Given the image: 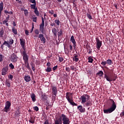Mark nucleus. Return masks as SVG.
<instances>
[{
  "mask_svg": "<svg viewBox=\"0 0 124 124\" xmlns=\"http://www.w3.org/2000/svg\"><path fill=\"white\" fill-rule=\"evenodd\" d=\"M52 32L55 36L57 35V30H56V29L54 28L52 29Z\"/></svg>",
  "mask_w": 124,
  "mask_h": 124,
  "instance_id": "obj_34",
  "label": "nucleus"
},
{
  "mask_svg": "<svg viewBox=\"0 0 124 124\" xmlns=\"http://www.w3.org/2000/svg\"><path fill=\"white\" fill-rule=\"evenodd\" d=\"M25 64V67L27 68V69H30V64L29 63V61L24 62Z\"/></svg>",
  "mask_w": 124,
  "mask_h": 124,
  "instance_id": "obj_23",
  "label": "nucleus"
},
{
  "mask_svg": "<svg viewBox=\"0 0 124 124\" xmlns=\"http://www.w3.org/2000/svg\"><path fill=\"white\" fill-rule=\"evenodd\" d=\"M35 121V119L33 117H31L30 120H29L30 123L31 124H34V122Z\"/></svg>",
  "mask_w": 124,
  "mask_h": 124,
  "instance_id": "obj_25",
  "label": "nucleus"
},
{
  "mask_svg": "<svg viewBox=\"0 0 124 124\" xmlns=\"http://www.w3.org/2000/svg\"><path fill=\"white\" fill-rule=\"evenodd\" d=\"M101 64H102V65H103V66H105V65H106L107 64V62L106 61H103Z\"/></svg>",
  "mask_w": 124,
  "mask_h": 124,
  "instance_id": "obj_43",
  "label": "nucleus"
},
{
  "mask_svg": "<svg viewBox=\"0 0 124 124\" xmlns=\"http://www.w3.org/2000/svg\"><path fill=\"white\" fill-rule=\"evenodd\" d=\"M42 24L44 25V19L43 18V17H42Z\"/></svg>",
  "mask_w": 124,
  "mask_h": 124,
  "instance_id": "obj_60",
  "label": "nucleus"
},
{
  "mask_svg": "<svg viewBox=\"0 0 124 124\" xmlns=\"http://www.w3.org/2000/svg\"><path fill=\"white\" fill-rule=\"evenodd\" d=\"M24 80L26 82H30L31 80V77L30 76H25L24 77Z\"/></svg>",
  "mask_w": 124,
  "mask_h": 124,
  "instance_id": "obj_20",
  "label": "nucleus"
},
{
  "mask_svg": "<svg viewBox=\"0 0 124 124\" xmlns=\"http://www.w3.org/2000/svg\"><path fill=\"white\" fill-rule=\"evenodd\" d=\"M24 14L25 16H28V15H29V12H28V10H24Z\"/></svg>",
  "mask_w": 124,
  "mask_h": 124,
  "instance_id": "obj_44",
  "label": "nucleus"
},
{
  "mask_svg": "<svg viewBox=\"0 0 124 124\" xmlns=\"http://www.w3.org/2000/svg\"><path fill=\"white\" fill-rule=\"evenodd\" d=\"M120 116H121V117H124V111L121 113Z\"/></svg>",
  "mask_w": 124,
  "mask_h": 124,
  "instance_id": "obj_55",
  "label": "nucleus"
},
{
  "mask_svg": "<svg viewBox=\"0 0 124 124\" xmlns=\"http://www.w3.org/2000/svg\"><path fill=\"white\" fill-rule=\"evenodd\" d=\"M7 23V21H6V20H4L3 21V24H6V23Z\"/></svg>",
  "mask_w": 124,
  "mask_h": 124,
  "instance_id": "obj_63",
  "label": "nucleus"
},
{
  "mask_svg": "<svg viewBox=\"0 0 124 124\" xmlns=\"http://www.w3.org/2000/svg\"><path fill=\"white\" fill-rule=\"evenodd\" d=\"M11 106V103L9 102V101H7L5 103V107L4 108V112H6L7 113L8 111L10 110V107Z\"/></svg>",
  "mask_w": 124,
  "mask_h": 124,
  "instance_id": "obj_5",
  "label": "nucleus"
},
{
  "mask_svg": "<svg viewBox=\"0 0 124 124\" xmlns=\"http://www.w3.org/2000/svg\"><path fill=\"white\" fill-rule=\"evenodd\" d=\"M12 31H13V33H14V34L16 35V34H17V33H18V32H17V30L15 28H13Z\"/></svg>",
  "mask_w": 124,
  "mask_h": 124,
  "instance_id": "obj_28",
  "label": "nucleus"
},
{
  "mask_svg": "<svg viewBox=\"0 0 124 124\" xmlns=\"http://www.w3.org/2000/svg\"><path fill=\"white\" fill-rule=\"evenodd\" d=\"M65 70L67 72H70V68H69V67H66Z\"/></svg>",
  "mask_w": 124,
  "mask_h": 124,
  "instance_id": "obj_49",
  "label": "nucleus"
},
{
  "mask_svg": "<svg viewBox=\"0 0 124 124\" xmlns=\"http://www.w3.org/2000/svg\"><path fill=\"white\" fill-rule=\"evenodd\" d=\"M62 30H60V31L58 32V35L59 36H61V35H62V32H63Z\"/></svg>",
  "mask_w": 124,
  "mask_h": 124,
  "instance_id": "obj_37",
  "label": "nucleus"
},
{
  "mask_svg": "<svg viewBox=\"0 0 124 124\" xmlns=\"http://www.w3.org/2000/svg\"><path fill=\"white\" fill-rule=\"evenodd\" d=\"M7 73V69L3 68L2 70V75H6Z\"/></svg>",
  "mask_w": 124,
  "mask_h": 124,
  "instance_id": "obj_22",
  "label": "nucleus"
},
{
  "mask_svg": "<svg viewBox=\"0 0 124 124\" xmlns=\"http://www.w3.org/2000/svg\"><path fill=\"white\" fill-rule=\"evenodd\" d=\"M28 1L31 2V3H35V0H28Z\"/></svg>",
  "mask_w": 124,
  "mask_h": 124,
  "instance_id": "obj_50",
  "label": "nucleus"
},
{
  "mask_svg": "<svg viewBox=\"0 0 124 124\" xmlns=\"http://www.w3.org/2000/svg\"><path fill=\"white\" fill-rule=\"evenodd\" d=\"M104 73L102 71H100L98 73L97 75L100 76V77H102V75H103Z\"/></svg>",
  "mask_w": 124,
  "mask_h": 124,
  "instance_id": "obj_33",
  "label": "nucleus"
},
{
  "mask_svg": "<svg viewBox=\"0 0 124 124\" xmlns=\"http://www.w3.org/2000/svg\"><path fill=\"white\" fill-rule=\"evenodd\" d=\"M31 98L32 99V101H33V102H35V101H36V98H35L36 96L34 93H31Z\"/></svg>",
  "mask_w": 124,
  "mask_h": 124,
  "instance_id": "obj_15",
  "label": "nucleus"
},
{
  "mask_svg": "<svg viewBox=\"0 0 124 124\" xmlns=\"http://www.w3.org/2000/svg\"><path fill=\"white\" fill-rule=\"evenodd\" d=\"M66 98L71 105L73 106H77V104L75 103L73 101V96L72 95V93H67Z\"/></svg>",
  "mask_w": 124,
  "mask_h": 124,
  "instance_id": "obj_2",
  "label": "nucleus"
},
{
  "mask_svg": "<svg viewBox=\"0 0 124 124\" xmlns=\"http://www.w3.org/2000/svg\"><path fill=\"white\" fill-rule=\"evenodd\" d=\"M85 105L87 107L92 106V105H93V101H88L85 103Z\"/></svg>",
  "mask_w": 124,
  "mask_h": 124,
  "instance_id": "obj_21",
  "label": "nucleus"
},
{
  "mask_svg": "<svg viewBox=\"0 0 124 124\" xmlns=\"http://www.w3.org/2000/svg\"><path fill=\"white\" fill-rule=\"evenodd\" d=\"M39 38H40L41 43H43L45 44V43H46V38H45V37H44V35L42 34H39Z\"/></svg>",
  "mask_w": 124,
  "mask_h": 124,
  "instance_id": "obj_8",
  "label": "nucleus"
},
{
  "mask_svg": "<svg viewBox=\"0 0 124 124\" xmlns=\"http://www.w3.org/2000/svg\"><path fill=\"white\" fill-rule=\"evenodd\" d=\"M34 109L35 111H38L39 110V108H38V107H34Z\"/></svg>",
  "mask_w": 124,
  "mask_h": 124,
  "instance_id": "obj_52",
  "label": "nucleus"
},
{
  "mask_svg": "<svg viewBox=\"0 0 124 124\" xmlns=\"http://www.w3.org/2000/svg\"><path fill=\"white\" fill-rule=\"evenodd\" d=\"M34 3V4L31 5V9H34L35 10V9H36V8H35V6L36 5V1H35V3Z\"/></svg>",
  "mask_w": 124,
  "mask_h": 124,
  "instance_id": "obj_24",
  "label": "nucleus"
},
{
  "mask_svg": "<svg viewBox=\"0 0 124 124\" xmlns=\"http://www.w3.org/2000/svg\"><path fill=\"white\" fill-rule=\"evenodd\" d=\"M3 33H4V31H3V30H1L0 31V35L1 37H2L3 36Z\"/></svg>",
  "mask_w": 124,
  "mask_h": 124,
  "instance_id": "obj_35",
  "label": "nucleus"
},
{
  "mask_svg": "<svg viewBox=\"0 0 124 124\" xmlns=\"http://www.w3.org/2000/svg\"><path fill=\"white\" fill-rule=\"evenodd\" d=\"M54 12H55L54 11V10H51V11H48V13L49 14H51V15H53L54 14Z\"/></svg>",
  "mask_w": 124,
  "mask_h": 124,
  "instance_id": "obj_47",
  "label": "nucleus"
},
{
  "mask_svg": "<svg viewBox=\"0 0 124 124\" xmlns=\"http://www.w3.org/2000/svg\"><path fill=\"white\" fill-rule=\"evenodd\" d=\"M13 43H14V40H13V39H11L9 40V45H12V44H13Z\"/></svg>",
  "mask_w": 124,
  "mask_h": 124,
  "instance_id": "obj_36",
  "label": "nucleus"
},
{
  "mask_svg": "<svg viewBox=\"0 0 124 124\" xmlns=\"http://www.w3.org/2000/svg\"><path fill=\"white\" fill-rule=\"evenodd\" d=\"M13 25L14 27H16V23H15V22H13Z\"/></svg>",
  "mask_w": 124,
  "mask_h": 124,
  "instance_id": "obj_62",
  "label": "nucleus"
},
{
  "mask_svg": "<svg viewBox=\"0 0 124 124\" xmlns=\"http://www.w3.org/2000/svg\"><path fill=\"white\" fill-rule=\"evenodd\" d=\"M33 29H34V26L33 25V24L32 29H31V32H32V31H33Z\"/></svg>",
  "mask_w": 124,
  "mask_h": 124,
  "instance_id": "obj_53",
  "label": "nucleus"
},
{
  "mask_svg": "<svg viewBox=\"0 0 124 124\" xmlns=\"http://www.w3.org/2000/svg\"><path fill=\"white\" fill-rule=\"evenodd\" d=\"M58 93L57 91V88L56 87H53L52 88V93L55 95V96H57V93Z\"/></svg>",
  "mask_w": 124,
  "mask_h": 124,
  "instance_id": "obj_18",
  "label": "nucleus"
},
{
  "mask_svg": "<svg viewBox=\"0 0 124 124\" xmlns=\"http://www.w3.org/2000/svg\"><path fill=\"white\" fill-rule=\"evenodd\" d=\"M33 22H35V23H36L37 21V17H35L32 18Z\"/></svg>",
  "mask_w": 124,
  "mask_h": 124,
  "instance_id": "obj_46",
  "label": "nucleus"
},
{
  "mask_svg": "<svg viewBox=\"0 0 124 124\" xmlns=\"http://www.w3.org/2000/svg\"><path fill=\"white\" fill-rule=\"evenodd\" d=\"M0 10H3V2L2 1H1L0 3Z\"/></svg>",
  "mask_w": 124,
  "mask_h": 124,
  "instance_id": "obj_31",
  "label": "nucleus"
},
{
  "mask_svg": "<svg viewBox=\"0 0 124 124\" xmlns=\"http://www.w3.org/2000/svg\"><path fill=\"white\" fill-rule=\"evenodd\" d=\"M4 57L2 56V55H0V62H2L3 61V59Z\"/></svg>",
  "mask_w": 124,
  "mask_h": 124,
  "instance_id": "obj_41",
  "label": "nucleus"
},
{
  "mask_svg": "<svg viewBox=\"0 0 124 124\" xmlns=\"http://www.w3.org/2000/svg\"><path fill=\"white\" fill-rule=\"evenodd\" d=\"M71 41L73 43L74 47H75L76 46V41H75V39H74V36L73 35L71 37Z\"/></svg>",
  "mask_w": 124,
  "mask_h": 124,
  "instance_id": "obj_12",
  "label": "nucleus"
},
{
  "mask_svg": "<svg viewBox=\"0 0 124 124\" xmlns=\"http://www.w3.org/2000/svg\"><path fill=\"white\" fill-rule=\"evenodd\" d=\"M46 72H51V71H52V68L50 67H47L46 70Z\"/></svg>",
  "mask_w": 124,
  "mask_h": 124,
  "instance_id": "obj_38",
  "label": "nucleus"
},
{
  "mask_svg": "<svg viewBox=\"0 0 124 124\" xmlns=\"http://www.w3.org/2000/svg\"><path fill=\"white\" fill-rule=\"evenodd\" d=\"M60 117L61 118L63 124H70V120L67 116H66V115H64V114H62Z\"/></svg>",
  "mask_w": 124,
  "mask_h": 124,
  "instance_id": "obj_3",
  "label": "nucleus"
},
{
  "mask_svg": "<svg viewBox=\"0 0 124 124\" xmlns=\"http://www.w3.org/2000/svg\"><path fill=\"white\" fill-rule=\"evenodd\" d=\"M46 65L47 66H51V63L47 62Z\"/></svg>",
  "mask_w": 124,
  "mask_h": 124,
  "instance_id": "obj_58",
  "label": "nucleus"
},
{
  "mask_svg": "<svg viewBox=\"0 0 124 124\" xmlns=\"http://www.w3.org/2000/svg\"><path fill=\"white\" fill-rule=\"evenodd\" d=\"M9 67H11L12 69H14V65H13L12 63H10L9 64Z\"/></svg>",
  "mask_w": 124,
  "mask_h": 124,
  "instance_id": "obj_48",
  "label": "nucleus"
},
{
  "mask_svg": "<svg viewBox=\"0 0 124 124\" xmlns=\"http://www.w3.org/2000/svg\"><path fill=\"white\" fill-rule=\"evenodd\" d=\"M87 16L88 18L90 19V20H92L93 17H92V16H91V14H87Z\"/></svg>",
  "mask_w": 124,
  "mask_h": 124,
  "instance_id": "obj_39",
  "label": "nucleus"
},
{
  "mask_svg": "<svg viewBox=\"0 0 124 124\" xmlns=\"http://www.w3.org/2000/svg\"><path fill=\"white\" fill-rule=\"evenodd\" d=\"M17 59H18V57H17V56H16V55H15V54H13L11 55V60L12 62H17Z\"/></svg>",
  "mask_w": 124,
  "mask_h": 124,
  "instance_id": "obj_10",
  "label": "nucleus"
},
{
  "mask_svg": "<svg viewBox=\"0 0 124 124\" xmlns=\"http://www.w3.org/2000/svg\"><path fill=\"white\" fill-rule=\"evenodd\" d=\"M5 13L6 14H11V15L13 14V13H12V12H8L7 11V10H5Z\"/></svg>",
  "mask_w": 124,
  "mask_h": 124,
  "instance_id": "obj_42",
  "label": "nucleus"
},
{
  "mask_svg": "<svg viewBox=\"0 0 124 124\" xmlns=\"http://www.w3.org/2000/svg\"><path fill=\"white\" fill-rule=\"evenodd\" d=\"M80 99L81 100V103L84 104V103H86L90 99V96L87 94H84L80 97Z\"/></svg>",
  "mask_w": 124,
  "mask_h": 124,
  "instance_id": "obj_4",
  "label": "nucleus"
},
{
  "mask_svg": "<svg viewBox=\"0 0 124 124\" xmlns=\"http://www.w3.org/2000/svg\"><path fill=\"white\" fill-rule=\"evenodd\" d=\"M40 31H41L42 33H44V24H41L40 25Z\"/></svg>",
  "mask_w": 124,
  "mask_h": 124,
  "instance_id": "obj_17",
  "label": "nucleus"
},
{
  "mask_svg": "<svg viewBox=\"0 0 124 124\" xmlns=\"http://www.w3.org/2000/svg\"><path fill=\"white\" fill-rule=\"evenodd\" d=\"M53 16H54V17H55V18L57 17V14H54L53 15Z\"/></svg>",
  "mask_w": 124,
  "mask_h": 124,
  "instance_id": "obj_64",
  "label": "nucleus"
},
{
  "mask_svg": "<svg viewBox=\"0 0 124 124\" xmlns=\"http://www.w3.org/2000/svg\"><path fill=\"white\" fill-rule=\"evenodd\" d=\"M88 62H90L91 63H93V59L92 57H89L88 58Z\"/></svg>",
  "mask_w": 124,
  "mask_h": 124,
  "instance_id": "obj_26",
  "label": "nucleus"
},
{
  "mask_svg": "<svg viewBox=\"0 0 124 124\" xmlns=\"http://www.w3.org/2000/svg\"><path fill=\"white\" fill-rule=\"evenodd\" d=\"M69 47H70V49L71 50V51H72V46L70 45Z\"/></svg>",
  "mask_w": 124,
  "mask_h": 124,
  "instance_id": "obj_61",
  "label": "nucleus"
},
{
  "mask_svg": "<svg viewBox=\"0 0 124 124\" xmlns=\"http://www.w3.org/2000/svg\"><path fill=\"white\" fill-rule=\"evenodd\" d=\"M71 70H74V66H72L70 67Z\"/></svg>",
  "mask_w": 124,
  "mask_h": 124,
  "instance_id": "obj_57",
  "label": "nucleus"
},
{
  "mask_svg": "<svg viewBox=\"0 0 124 124\" xmlns=\"http://www.w3.org/2000/svg\"><path fill=\"white\" fill-rule=\"evenodd\" d=\"M25 34H26V35H29V31L28 30H25Z\"/></svg>",
  "mask_w": 124,
  "mask_h": 124,
  "instance_id": "obj_54",
  "label": "nucleus"
},
{
  "mask_svg": "<svg viewBox=\"0 0 124 124\" xmlns=\"http://www.w3.org/2000/svg\"><path fill=\"white\" fill-rule=\"evenodd\" d=\"M104 78H105V79H106L107 81H108V82H112V81H116V79H117V78H112V77L105 74V76H104Z\"/></svg>",
  "mask_w": 124,
  "mask_h": 124,
  "instance_id": "obj_7",
  "label": "nucleus"
},
{
  "mask_svg": "<svg viewBox=\"0 0 124 124\" xmlns=\"http://www.w3.org/2000/svg\"><path fill=\"white\" fill-rule=\"evenodd\" d=\"M20 45L21 46V47H22L23 49L25 48V40L23 39H20Z\"/></svg>",
  "mask_w": 124,
  "mask_h": 124,
  "instance_id": "obj_14",
  "label": "nucleus"
},
{
  "mask_svg": "<svg viewBox=\"0 0 124 124\" xmlns=\"http://www.w3.org/2000/svg\"><path fill=\"white\" fill-rule=\"evenodd\" d=\"M78 109L79 110L80 113H85L86 111V108H83V107L81 105L78 107Z\"/></svg>",
  "mask_w": 124,
  "mask_h": 124,
  "instance_id": "obj_11",
  "label": "nucleus"
},
{
  "mask_svg": "<svg viewBox=\"0 0 124 124\" xmlns=\"http://www.w3.org/2000/svg\"><path fill=\"white\" fill-rule=\"evenodd\" d=\"M35 34H37V35H38V34H39V30H38V29H36L35 30Z\"/></svg>",
  "mask_w": 124,
  "mask_h": 124,
  "instance_id": "obj_45",
  "label": "nucleus"
},
{
  "mask_svg": "<svg viewBox=\"0 0 124 124\" xmlns=\"http://www.w3.org/2000/svg\"><path fill=\"white\" fill-rule=\"evenodd\" d=\"M8 79L9 80H12L13 79V76L12 75H10L8 76Z\"/></svg>",
  "mask_w": 124,
  "mask_h": 124,
  "instance_id": "obj_40",
  "label": "nucleus"
},
{
  "mask_svg": "<svg viewBox=\"0 0 124 124\" xmlns=\"http://www.w3.org/2000/svg\"><path fill=\"white\" fill-rule=\"evenodd\" d=\"M55 24L57 25V26H60V24H61V21H60V20L57 19L54 21Z\"/></svg>",
  "mask_w": 124,
  "mask_h": 124,
  "instance_id": "obj_30",
  "label": "nucleus"
},
{
  "mask_svg": "<svg viewBox=\"0 0 124 124\" xmlns=\"http://www.w3.org/2000/svg\"><path fill=\"white\" fill-rule=\"evenodd\" d=\"M22 56L23 58V61H24V62H29V58H28V55L26 53V52L25 51L23 52Z\"/></svg>",
  "mask_w": 124,
  "mask_h": 124,
  "instance_id": "obj_9",
  "label": "nucleus"
},
{
  "mask_svg": "<svg viewBox=\"0 0 124 124\" xmlns=\"http://www.w3.org/2000/svg\"><path fill=\"white\" fill-rule=\"evenodd\" d=\"M55 124H62V121L61 117L59 119L55 120Z\"/></svg>",
  "mask_w": 124,
  "mask_h": 124,
  "instance_id": "obj_13",
  "label": "nucleus"
},
{
  "mask_svg": "<svg viewBox=\"0 0 124 124\" xmlns=\"http://www.w3.org/2000/svg\"><path fill=\"white\" fill-rule=\"evenodd\" d=\"M49 124V122H48V120H46L45 122V124Z\"/></svg>",
  "mask_w": 124,
  "mask_h": 124,
  "instance_id": "obj_59",
  "label": "nucleus"
},
{
  "mask_svg": "<svg viewBox=\"0 0 124 124\" xmlns=\"http://www.w3.org/2000/svg\"><path fill=\"white\" fill-rule=\"evenodd\" d=\"M59 61L60 62H63V58L62 57H59Z\"/></svg>",
  "mask_w": 124,
  "mask_h": 124,
  "instance_id": "obj_51",
  "label": "nucleus"
},
{
  "mask_svg": "<svg viewBox=\"0 0 124 124\" xmlns=\"http://www.w3.org/2000/svg\"><path fill=\"white\" fill-rule=\"evenodd\" d=\"M57 68H58V66H56L54 67L53 68V70L55 71V70H56V69H57Z\"/></svg>",
  "mask_w": 124,
  "mask_h": 124,
  "instance_id": "obj_56",
  "label": "nucleus"
},
{
  "mask_svg": "<svg viewBox=\"0 0 124 124\" xmlns=\"http://www.w3.org/2000/svg\"><path fill=\"white\" fill-rule=\"evenodd\" d=\"M5 85L8 87V88L10 87V86H11V83L10 82V79H6L5 81Z\"/></svg>",
  "mask_w": 124,
  "mask_h": 124,
  "instance_id": "obj_16",
  "label": "nucleus"
},
{
  "mask_svg": "<svg viewBox=\"0 0 124 124\" xmlns=\"http://www.w3.org/2000/svg\"><path fill=\"white\" fill-rule=\"evenodd\" d=\"M34 13L35 14H36L37 16H39V12H38V10H37V8L35 9Z\"/></svg>",
  "mask_w": 124,
  "mask_h": 124,
  "instance_id": "obj_32",
  "label": "nucleus"
},
{
  "mask_svg": "<svg viewBox=\"0 0 124 124\" xmlns=\"http://www.w3.org/2000/svg\"><path fill=\"white\" fill-rule=\"evenodd\" d=\"M107 63L108 64V65H111L112 64V60L110 59H108L107 60Z\"/></svg>",
  "mask_w": 124,
  "mask_h": 124,
  "instance_id": "obj_29",
  "label": "nucleus"
},
{
  "mask_svg": "<svg viewBox=\"0 0 124 124\" xmlns=\"http://www.w3.org/2000/svg\"><path fill=\"white\" fill-rule=\"evenodd\" d=\"M73 62H77L79 61V58H78V56L77 55H75L74 57L73 58Z\"/></svg>",
  "mask_w": 124,
  "mask_h": 124,
  "instance_id": "obj_19",
  "label": "nucleus"
},
{
  "mask_svg": "<svg viewBox=\"0 0 124 124\" xmlns=\"http://www.w3.org/2000/svg\"><path fill=\"white\" fill-rule=\"evenodd\" d=\"M96 47L98 50H100V47L102 46V41H100L98 38H96Z\"/></svg>",
  "mask_w": 124,
  "mask_h": 124,
  "instance_id": "obj_6",
  "label": "nucleus"
},
{
  "mask_svg": "<svg viewBox=\"0 0 124 124\" xmlns=\"http://www.w3.org/2000/svg\"><path fill=\"white\" fill-rule=\"evenodd\" d=\"M3 44V45H5V46H7L8 48L10 47V45H9V43H8V42L4 41Z\"/></svg>",
  "mask_w": 124,
  "mask_h": 124,
  "instance_id": "obj_27",
  "label": "nucleus"
},
{
  "mask_svg": "<svg viewBox=\"0 0 124 124\" xmlns=\"http://www.w3.org/2000/svg\"><path fill=\"white\" fill-rule=\"evenodd\" d=\"M110 101L112 103V105L110 108L107 109H104V113L105 114H110V113H112L113 111H115L116 109V108H117V106L116 105V103H115V101L112 99H109Z\"/></svg>",
  "mask_w": 124,
  "mask_h": 124,
  "instance_id": "obj_1",
  "label": "nucleus"
}]
</instances>
